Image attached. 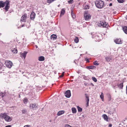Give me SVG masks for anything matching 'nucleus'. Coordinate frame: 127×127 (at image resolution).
<instances>
[{"label": "nucleus", "mask_w": 127, "mask_h": 127, "mask_svg": "<svg viewBox=\"0 0 127 127\" xmlns=\"http://www.w3.org/2000/svg\"><path fill=\"white\" fill-rule=\"evenodd\" d=\"M9 3L8 1L6 0L5 2H4L3 1H0V8L1 7H4L5 5V7L4 8L6 11H8L9 8Z\"/></svg>", "instance_id": "1"}, {"label": "nucleus", "mask_w": 127, "mask_h": 127, "mask_svg": "<svg viewBox=\"0 0 127 127\" xmlns=\"http://www.w3.org/2000/svg\"><path fill=\"white\" fill-rule=\"evenodd\" d=\"M96 6L99 8H102L104 5V2L101 0H99L98 1L95 2Z\"/></svg>", "instance_id": "2"}, {"label": "nucleus", "mask_w": 127, "mask_h": 127, "mask_svg": "<svg viewBox=\"0 0 127 127\" xmlns=\"http://www.w3.org/2000/svg\"><path fill=\"white\" fill-rule=\"evenodd\" d=\"M1 117L7 122H10L12 120L10 117L7 115L6 113L1 114Z\"/></svg>", "instance_id": "3"}, {"label": "nucleus", "mask_w": 127, "mask_h": 127, "mask_svg": "<svg viewBox=\"0 0 127 127\" xmlns=\"http://www.w3.org/2000/svg\"><path fill=\"white\" fill-rule=\"evenodd\" d=\"M6 66L9 68H10L12 66L13 64L9 60H7L5 62Z\"/></svg>", "instance_id": "4"}, {"label": "nucleus", "mask_w": 127, "mask_h": 127, "mask_svg": "<svg viewBox=\"0 0 127 127\" xmlns=\"http://www.w3.org/2000/svg\"><path fill=\"white\" fill-rule=\"evenodd\" d=\"M98 25L99 27L102 26L103 27L107 28V27H106L107 24L106 22L104 21L102 22L100 21L98 23Z\"/></svg>", "instance_id": "5"}, {"label": "nucleus", "mask_w": 127, "mask_h": 127, "mask_svg": "<svg viewBox=\"0 0 127 127\" xmlns=\"http://www.w3.org/2000/svg\"><path fill=\"white\" fill-rule=\"evenodd\" d=\"M84 17L86 20H88L91 18V16L88 13L87 11H85L84 15Z\"/></svg>", "instance_id": "6"}, {"label": "nucleus", "mask_w": 127, "mask_h": 127, "mask_svg": "<svg viewBox=\"0 0 127 127\" xmlns=\"http://www.w3.org/2000/svg\"><path fill=\"white\" fill-rule=\"evenodd\" d=\"M30 108L32 109L36 110L37 109L38 107L37 105L35 103H32L30 105Z\"/></svg>", "instance_id": "7"}, {"label": "nucleus", "mask_w": 127, "mask_h": 127, "mask_svg": "<svg viewBox=\"0 0 127 127\" xmlns=\"http://www.w3.org/2000/svg\"><path fill=\"white\" fill-rule=\"evenodd\" d=\"M101 35L100 34H95V36H93L92 37L96 39V40L95 41H99L100 40V39L99 37L100 36H101Z\"/></svg>", "instance_id": "8"}, {"label": "nucleus", "mask_w": 127, "mask_h": 127, "mask_svg": "<svg viewBox=\"0 0 127 127\" xmlns=\"http://www.w3.org/2000/svg\"><path fill=\"white\" fill-rule=\"evenodd\" d=\"M28 53V52L26 51H24L23 53H20V56L21 58H23L24 59H25L26 56Z\"/></svg>", "instance_id": "9"}, {"label": "nucleus", "mask_w": 127, "mask_h": 127, "mask_svg": "<svg viewBox=\"0 0 127 127\" xmlns=\"http://www.w3.org/2000/svg\"><path fill=\"white\" fill-rule=\"evenodd\" d=\"M65 96L67 98H69L71 96L70 91V90L66 91L65 93Z\"/></svg>", "instance_id": "10"}, {"label": "nucleus", "mask_w": 127, "mask_h": 127, "mask_svg": "<svg viewBox=\"0 0 127 127\" xmlns=\"http://www.w3.org/2000/svg\"><path fill=\"white\" fill-rule=\"evenodd\" d=\"M27 17L26 14L23 15L21 17V21L25 22H26Z\"/></svg>", "instance_id": "11"}, {"label": "nucleus", "mask_w": 127, "mask_h": 127, "mask_svg": "<svg viewBox=\"0 0 127 127\" xmlns=\"http://www.w3.org/2000/svg\"><path fill=\"white\" fill-rule=\"evenodd\" d=\"M114 41L116 44H121L122 42L120 38H117L114 40Z\"/></svg>", "instance_id": "12"}, {"label": "nucleus", "mask_w": 127, "mask_h": 127, "mask_svg": "<svg viewBox=\"0 0 127 127\" xmlns=\"http://www.w3.org/2000/svg\"><path fill=\"white\" fill-rule=\"evenodd\" d=\"M35 14L34 12H32L30 15V18L32 20H33L35 17Z\"/></svg>", "instance_id": "13"}, {"label": "nucleus", "mask_w": 127, "mask_h": 127, "mask_svg": "<svg viewBox=\"0 0 127 127\" xmlns=\"http://www.w3.org/2000/svg\"><path fill=\"white\" fill-rule=\"evenodd\" d=\"M11 51L13 53L16 54L17 52V50L15 48H12L11 49Z\"/></svg>", "instance_id": "14"}, {"label": "nucleus", "mask_w": 127, "mask_h": 127, "mask_svg": "<svg viewBox=\"0 0 127 127\" xmlns=\"http://www.w3.org/2000/svg\"><path fill=\"white\" fill-rule=\"evenodd\" d=\"M122 28L124 32L126 34H127V26H124Z\"/></svg>", "instance_id": "15"}, {"label": "nucleus", "mask_w": 127, "mask_h": 127, "mask_svg": "<svg viewBox=\"0 0 127 127\" xmlns=\"http://www.w3.org/2000/svg\"><path fill=\"white\" fill-rule=\"evenodd\" d=\"M106 61L107 62H109L111 60H112V57H106L105 58Z\"/></svg>", "instance_id": "16"}, {"label": "nucleus", "mask_w": 127, "mask_h": 127, "mask_svg": "<svg viewBox=\"0 0 127 127\" xmlns=\"http://www.w3.org/2000/svg\"><path fill=\"white\" fill-rule=\"evenodd\" d=\"M64 111L63 110L61 111H59L57 113V115L59 116L64 114Z\"/></svg>", "instance_id": "17"}, {"label": "nucleus", "mask_w": 127, "mask_h": 127, "mask_svg": "<svg viewBox=\"0 0 127 127\" xmlns=\"http://www.w3.org/2000/svg\"><path fill=\"white\" fill-rule=\"evenodd\" d=\"M57 38V36L56 35L53 34L51 35V39H53V40H54L56 39Z\"/></svg>", "instance_id": "18"}, {"label": "nucleus", "mask_w": 127, "mask_h": 127, "mask_svg": "<svg viewBox=\"0 0 127 127\" xmlns=\"http://www.w3.org/2000/svg\"><path fill=\"white\" fill-rule=\"evenodd\" d=\"M45 60L44 57L42 56H41L39 57L38 58V60L39 61H44Z\"/></svg>", "instance_id": "19"}, {"label": "nucleus", "mask_w": 127, "mask_h": 127, "mask_svg": "<svg viewBox=\"0 0 127 127\" xmlns=\"http://www.w3.org/2000/svg\"><path fill=\"white\" fill-rule=\"evenodd\" d=\"M102 117L106 121H108V117L105 114H103L102 116Z\"/></svg>", "instance_id": "20"}, {"label": "nucleus", "mask_w": 127, "mask_h": 127, "mask_svg": "<svg viewBox=\"0 0 127 127\" xmlns=\"http://www.w3.org/2000/svg\"><path fill=\"white\" fill-rule=\"evenodd\" d=\"M86 97L87 98V99H86V101L87 102V106H88L89 105V97L87 95H86Z\"/></svg>", "instance_id": "21"}, {"label": "nucleus", "mask_w": 127, "mask_h": 127, "mask_svg": "<svg viewBox=\"0 0 127 127\" xmlns=\"http://www.w3.org/2000/svg\"><path fill=\"white\" fill-rule=\"evenodd\" d=\"M71 110L72 112L73 113L75 114L76 112V109L74 107H73L72 108Z\"/></svg>", "instance_id": "22"}, {"label": "nucleus", "mask_w": 127, "mask_h": 127, "mask_svg": "<svg viewBox=\"0 0 127 127\" xmlns=\"http://www.w3.org/2000/svg\"><path fill=\"white\" fill-rule=\"evenodd\" d=\"M65 12V9L64 8L62 9L61 12V15H64Z\"/></svg>", "instance_id": "23"}, {"label": "nucleus", "mask_w": 127, "mask_h": 127, "mask_svg": "<svg viewBox=\"0 0 127 127\" xmlns=\"http://www.w3.org/2000/svg\"><path fill=\"white\" fill-rule=\"evenodd\" d=\"M87 68L90 69H94L95 68V66H87Z\"/></svg>", "instance_id": "24"}, {"label": "nucleus", "mask_w": 127, "mask_h": 127, "mask_svg": "<svg viewBox=\"0 0 127 127\" xmlns=\"http://www.w3.org/2000/svg\"><path fill=\"white\" fill-rule=\"evenodd\" d=\"M78 111V112H81L82 111V109L79 106H77Z\"/></svg>", "instance_id": "25"}, {"label": "nucleus", "mask_w": 127, "mask_h": 127, "mask_svg": "<svg viewBox=\"0 0 127 127\" xmlns=\"http://www.w3.org/2000/svg\"><path fill=\"white\" fill-rule=\"evenodd\" d=\"M123 87V83L120 84L118 86V87L121 89H122Z\"/></svg>", "instance_id": "26"}, {"label": "nucleus", "mask_w": 127, "mask_h": 127, "mask_svg": "<svg viewBox=\"0 0 127 127\" xmlns=\"http://www.w3.org/2000/svg\"><path fill=\"white\" fill-rule=\"evenodd\" d=\"M28 101V100L27 98L24 99L23 100V102L25 104H26L27 103Z\"/></svg>", "instance_id": "27"}, {"label": "nucleus", "mask_w": 127, "mask_h": 127, "mask_svg": "<svg viewBox=\"0 0 127 127\" xmlns=\"http://www.w3.org/2000/svg\"><path fill=\"white\" fill-rule=\"evenodd\" d=\"M78 38L77 37H75V38L74 39V41L76 43H77L79 42Z\"/></svg>", "instance_id": "28"}, {"label": "nucleus", "mask_w": 127, "mask_h": 127, "mask_svg": "<svg viewBox=\"0 0 127 127\" xmlns=\"http://www.w3.org/2000/svg\"><path fill=\"white\" fill-rule=\"evenodd\" d=\"M94 65H97L99 64L96 61H95L93 63Z\"/></svg>", "instance_id": "29"}, {"label": "nucleus", "mask_w": 127, "mask_h": 127, "mask_svg": "<svg viewBox=\"0 0 127 127\" xmlns=\"http://www.w3.org/2000/svg\"><path fill=\"white\" fill-rule=\"evenodd\" d=\"M92 79L95 82H96L97 81L96 79L94 77H92Z\"/></svg>", "instance_id": "30"}, {"label": "nucleus", "mask_w": 127, "mask_h": 127, "mask_svg": "<svg viewBox=\"0 0 127 127\" xmlns=\"http://www.w3.org/2000/svg\"><path fill=\"white\" fill-rule=\"evenodd\" d=\"M100 97L102 99V100L103 99V97H104V95H103V94L102 92L101 93V95H100Z\"/></svg>", "instance_id": "31"}, {"label": "nucleus", "mask_w": 127, "mask_h": 127, "mask_svg": "<svg viewBox=\"0 0 127 127\" xmlns=\"http://www.w3.org/2000/svg\"><path fill=\"white\" fill-rule=\"evenodd\" d=\"M22 113L25 114L27 112V110L26 109H23L22 111Z\"/></svg>", "instance_id": "32"}, {"label": "nucleus", "mask_w": 127, "mask_h": 127, "mask_svg": "<svg viewBox=\"0 0 127 127\" xmlns=\"http://www.w3.org/2000/svg\"><path fill=\"white\" fill-rule=\"evenodd\" d=\"M73 1V0H70L68 1V3L69 4H72Z\"/></svg>", "instance_id": "33"}, {"label": "nucleus", "mask_w": 127, "mask_h": 127, "mask_svg": "<svg viewBox=\"0 0 127 127\" xmlns=\"http://www.w3.org/2000/svg\"><path fill=\"white\" fill-rule=\"evenodd\" d=\"M71 14L72 15V17L73 18H75V15H74V13L72 11L71 12Z\"/></svg>", "instance_id": "34"}, {"label": "nucleus", "mask_w": 127, "mask_h": 127, "mask_svg": "<svg viewBox=\"0 0 127 127\" xmlns=\"http://www.w3.org/2000/svg\"><path fill=\"white\" fill-rule=\"evenodd\" d=\"M107 113L110 115L111 114H113V113H112V112L110 110H109L108 111Z\"/></svg>", "instance_id": "35"}, {"label": "nucleus", "mask_w": 127, "mask_h": 127, "mask_svg": "<svg viewBox=\"0 0 127 127\" xmlns=\"http://www.w3.org/2000/svg\"><path fill=\"white\" fill-rule=\"evenodd\" d=\"M117 1L120 3H122L124 2V0H117Z\"/></svg>", "instance_id": "36"}, {"label": "nucleus", "mask_w": 127, "mask_h": 127, "mask_svg": "<svg viewBox=\"0 0 127 127\" xmlns=\"http://www.w3.org/2000/svg\"><path fill=\"white\" fill-rule=\"evenodd\" d=\"M83 78L84 80H88V77L85 76H84L83 77Z\"/></svg>", "instance_id": "37"}, {"label": "nucleus", "mask_w": 127, "mask_h": 127, "mask_svg": "<svg viewBox=\"0 0 127 127\" xmlns=\"http://www.w3.org/2000/svg\"><path fill=\"white\" fill-rule=\"evenodd\" d=\"M89 7L88 5H86L84 8L85 9H87L89 8Z\"/></svg>", "instance_id": "38"}, {"label": "nucleus", "mask_w": 127, "mask_h": 127, "mask_svg": "<svg viewBox=\"0 0 127 127\" xmlns=\"http://www.w3.org/2000/svg\"><path fill=\"white\" fill-rule=\"evenodd\" d=\"M3 65V64L2 63H0V69H1Z\"/></svg>", "instance_id": "39"}, {"label": "nucleus", "mask_w": 127, "mask_h": 127, "mask_svg": "<svg viewBox=\"0 0 127 127\" xmlns=\"http://www.w3.org/2000/svg\"><path fill=\"white\" fill-rule=\"evenodd\" d=\"M65 127H71L68 125H66L65 126Z\"/></svg>", "instance_id": "40"}, {"label": "nucleus", "mask_w": 127, "mask_h": 127, "mask_svg": "<svg viewBox=\"0 0 127 127\" xmlns=\"http://www.w3.org/2000/svg\"><path fill=\"white\" fill-rule=\"evenodd\" d=\"M85 60L87 62H89V59H88L86 58L85 59Z\"/></svg>", "instance_id": "41"}, {"label": "nucleus", "mask_w": 127, "mask_h": 127, "mask_svg": "<svg viewBox=\"0 0 127 127\" xmlns=\"http://www.w3.org/2000/svg\"><path fill=\"white\" fill-rule=\"evenodd\" d=\"M30 126L29 125H28L25 126L24 127H30Z\"/></svg>", "instance_id": "42"}, {"label": "nucleus", "mask_w": 127, "mask_h": 127, "mask_svg": "<svg viewBox=\"0 0 127 127\" xmlns=\"http://www.w3.org/2000/svg\"><path fill=\"white\" fill-rule=\"evenodd\" d=\"M11 125H8L5 126V127H11Z\"/></svg>", "instance_id": "43"}, {"label": "nucleus", "mask_w": 127, "mask_h": 127, "mask_svg": "<svg viewBox=\"0 0 127 127\" xmlns=\"http://www.w3.org/2000/svg\"><path fill=\"white\" fill-rule=\"evenodd\" d=\"M112 126V125L111 124H109V125L108 127H111Z\"/></svg>", "instance_id": "44"}, {"label": "nucleus", "mask_w": 127, "mask_h": 127, "mask_svg": "<svg viewBox=\"0 0 127 127\" xmlns=\"http://www.w3.org/2000/svg\"><path fill=\"white\" fill-rule=\"evenodd\" d=\"M126 94L127 95V86H126Z\"/></svg>", "instance_id": "45"}, {"label": "nucleus", "mask_w": 127, "mask_h": 127, "mask_svg": "<svg viewBox=\"0 0 127 127\" xmlns=\"http://www.w3.org/2000/svg\"><path fill=\"white\" fill-rule=\"evenodd\" d=\"M63 76H64V74H62V75H61L60 76V77H63Z\"/></svg>", "instance_id": "46"}, {"label": "nucleus", "mask_w": 127, "mask_h": 127, "mask_svg": "<svg viewBox=\"0 0 127 127\" xmlns=\"http://www.w3.org/2000/svg\"><path fill=\"white\" fill-rule=\"evenodd\" d=\"M112 5V3H110L109 4V6H111Z\"/></svg>", "instance_id": "47"}, {"label": "nucleus", "mask_w": 127, "mask_h": 127, "mask_svg": "<svg viewBox=\"0 0 127 127\" xmlns=\"http://www.w3.org/2000/svg\"><path fill=\"white\" fill-rule=\"evenodd\" d=\"M91 85L92 86H94V84H93V83H91Z\"/></svg>", "instance_id": "48"}, {"label": "nucleus", "mask_w": 127, "mask_h": 127, "mask_svg": "<svg viewBox=\"0 0 127 127\" xmlns=\"http://www.w3.org/2000/svg\"><path fill=\"white\" fill-rule=\"evenodd\" d=\"M126 18L127 20V15H126L125 17Z\"/></svg>", "instance_id": "49"}, {"label": "nucleus", "mask_w": 127, "mask_h": 127, "mask_svg": "<svg viewBox=\"0 0 127 127\" xmlns=\"http://www.w3.org/2000/svg\"><path fill=\"white\" fill-rule=\"evenodd\" d=\"M35 46H36V48H38L37 46L36 45Z\"/></svg>", "instance_id": "50"}, {"label": "nucleus", "mask_w": 127, "mask_h": 127, "mask_svg": "<svg viewBox=\"0 0 127 127\" xmlns=\"http://www.w3.org/2000/svg\"><path fill=\"white\" fill-rule=\"evenodd\" d=\"M64 72H63L62 73V74H64Z\"/></svg>", "instance_id": "51"}, {"label": "nucleus", "mask_w": 127, "mask_h": 127, "mask_svg": "<svg viewBox=\"0 0 127 127\" xmlns=\"http://www.w3.org/2000/svg\"><path fill=\"white\" fill-rule=\"evenodd\" d=\"M107 0L108 1L109 0ZM110 0L111 1L112 0Z\"/></svg>", "instance_id": "52"}, {"label": "nucleus", "mask_w": 127, "mask_h": 127, "mask_svg": "<svg viewBox=\"0 0 127 127\" xmlns=\"http://www.w3.org/2000/svg\"><path fill=\"white\" fill-rule=\"evenodd\" d=\"M24 26L23 25H22V27H23Z\"/></svg>", "instance_id": "53"}]
</instances>
